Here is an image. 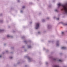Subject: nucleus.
I'll use <instances>...</instances> for the list:
<instances>
[{"label": "nucleus", "instance_id": "1", "mask_svg": "<svg viewBox=\"0 0 67 67\" xmlns=\"http://www.w3.org/2000/svg\"><path fill=\"white\" fill-rule=\"evenodd\" d=\"M58 7H59L60 6H62L63 8V9L62 10H64V13L67 14V6L66 5H62V4L59 3L58 4Z\"/></svg>", "mask_w": 67, "mask_h": 67}, {"label": "nucleus", "instance_id": "2", "mask_svg": "<svg viewBox=\"0 0 67 67\" xmlns=\"http://www.w3.org/2000/svg\"><path fill=\"white\" fill-rule=\"evenodd\" d=\"M39 27H40V26L39 25V23H36L35 27L36 29H38V28H39Z\"/></svg>", "mask_w": 67, "mask_h": 67}, {"label": "nucleus", "instance_id": "3", "mask_svg": "<svg viewBox=\"0 0 67 67\" xmlns=\"http://www.w3.org/2000/svg\"><path fill=\"white\" fill-rule=\"evenodd\" d=\"M56 45L57 46H58L59 45V42H58V41H57V42Z\"/></svg>", "mask_w": 67, "mask_h": 67}, {"label": "nucleus", "instance_id": "4", "mask_svg": "<svg viewBox=\"0 0 67 67\" xmlns=\"http://www.w3.org/2000/svg\"><path fill=\"white\" fill-rule=\"evenodd\" d=\"M61 49H65V48H66V47H62L61 48Z\"/></svg>", "mask_w": 67, "mask_h": 67}, {"label": "nucleus", "instance_id": "5", "mask_svg": "<svg viewBox=\"0 0 67 67\" xmlns=\"http://www.w3.org/2000/svg\"><path fill=\"white\" fill-rule=\"evenodd\" d=\"M53 67H59V66H58V65H55Z\"/></svg>", "mask_w": 67, "mask_h": 67}, {"label": "nucleus", "instance_id": "6", "mask_svg": "<svg viewBox=\"0 0 67 67\" xmlns=\"http://www.w3.org/2000/svg\"><path fill=\"white\" fill-rule=\"evenodd\" d=\"M28 60H29V62H30V60H31V58H28Z\"/></svg>", "mask_w": 67, "mask_h": 67}, {"label": "nucleus", "instance_id": "7", "mask_svg": "<svg viewBox=\"0 0 67 67\" xmlns=\"http://www.w3.org/2000/svg\"><path fill=\"white\" fill-rule=\"evenodd\" d=\"M45 21V20L44 19H43L42 20V22H44V21Z\"/></svg>", "mask_w": 67, "mask_h": 67}, {"label": "nucleus", "instance_id": "8", "mask_svg": "<svg viewBox=\"0 0 67 67\" xmlns=\"http://www.w3.org/2000/svg\"><path fill=\"white\" fill-rule=\"evenodd\" d=\"M2 31H3V30H1L0 29V32H2Z\"/></svg>", "mask_w": 67, "mask_h": 67}, {"label": "nucleus", "instance_id": "9", "mask_svg": "<svg viewBox=\"0 0 67 67\" xmlns=\"http://www.w3.org/2000/svg\"><path fill=\"white\" fill-rule=\"evenodd\" d=\"M7 37H10V36L9 35H7Z\"/></svg>", "mask_w": 67, "mask_h": 67}, {"label": "nucleus", "instance_id": "10", "mask_svg": "<svg viewBox=\"0 0 67 67\" xmlns=\"http://www.w3.org/2000/svg\"><path fill=\"white\" fill-rule=\"evenodd\" d=\"M58 62H60L62 61V60H60V59L58 60Z\"/></svg>", "mask_w": 67, "mask_h": 67}, {"label": "nucleus", "instance_id": "11", "mask_svg": "<svg viewBox=\"0 0 67 67\" xmlns=\"http://www.w3.org/2000/svg\"><path fill=\"white\" fill-rule=\"evenodd\" d=\"M64 34V32H62L61 33V34H62V35H63V34Z\"/></svg>", "mask_w": 67, "mask_h": 67}, {"label": "nucleus", "instance_id": "12", "mask_svg": "<svg viewBox=\"0 0 67 67\" xmlns=\"http://www.w3.org/2000/svg\"><path fill=\"white\" fill-rule=\"evenodd\" d=\"M31 46H28V48H31Z\"/></svg>", "mask_w": 67, "mask_h": 67}, {"label": "nucleus", "instance_id": "13", "mask_svg": "<svg viewBox=\"0 0 67 67\" xmlns=\"http://www.w3.org/2000/svg\"><path fill=\"white\" fill-rule=\"evenodd\" d=\"M24 8H25V7L24 6H23V7L22 8H23V9H24Z\"/></svg>", "mask_w": 67, "mask_h": 67}, {"label": "nucleus", "instance_id": "14", "mask_svg": "<svg viewBox=\"0 0 67 67\" xmlns=\"http://www.w3.org/2000/svg\"><path fill=\"white\" fill-rule=\"evenodd\" d=\"M10 58L11 59V58H13V57H10Z\"/></svg>", "mask_w": 67, "mask_h": 67}, {"label": "nucleus", "instance_id": "15", "mask_svg": "<svg viewBox=\"0 0 67 67\" xmlns=\"http://www.w3.org/2000/svg\"><path fill=\"white\" fill-rule=\"evenodd\" d=\"M57 20H59V18H57Z\"/></svg>", "mask_w": 67, "mask_h": 67}, {"label": "nucleus", "instance_id": "16", "mask_svg": "<svg viewBox=\"0 0 67 67\" xmlns=\"http://www.w3.org/2000/svg\"><path fill=\"white\" fill-rule=\"evenodd\" d=\"M48 63L47 62H46V64H47Z\"/></svg>", "mask_w": 67, "mask_h": 67}, {"label": "nucleus", "instance_id": "17", "mask_svg": "<svg viewBox=\"0 0 67 67\" xmlns=\"http://www.w3.org/2000/svg\"><path fill=\"white\" fill-rule=\"evenodd\" d=\"M20 12H21V13H22V12H23L22 11H20Z\"/></svg>", "mask_w": 67, "mask_h": 67}, {"label": "nucleus", "instance_id": "18", "mask_svg": "<svg viewBox=\"0 0 67 67\" xmlns=\"http://www.w3.org/2000/svg\"><path fill=\"white\" fill-rule=\"evenodd\" d=\"M40 32H38V34H40Z\"/></svg>", "mask_w": 67, "mask_h": 67}, {"label": "nucleus", "instance_id": "19", "mask_svg": "<svg viewBox=\"0 0 67 67\" xmlns=\"http://www.w3.org/2000/svg\"><path fill=\"white\" fill-rule=\"evenodd\" d=\"M47 19H49V18H47Z\"/></svg>", "mask_w": 67, "mask_h": 67}, {"label": "nucleus", "instance_id": "20", "mask_svg": "<svg viewBox=\"0 0 67 67\" xmlns=\"http://www.w3.org/2000/svg\"><path fill=\"white\" fill-rule=\"evenodd\" d=\"M1 56L0 55V58H1Z\"/></svg>", "mask_w": 67, "mask_h": 67}, {"label": "nucleus", "instance_id": "21", "mask_svg": "<svg viewBox=\"0 0 67 67\" xmlns=\"http://www.w3.org/2000/svg\"><path fill=\"white\" fill-rule=\"evenodd\" d=\"M18 2H19V1H19V0H18Z\"/></svg>", "mask_w": 67, "mask_h": 67}, {"label": "nucleus", "instance_id": "22", "mask_svg": "<svg viewBox=\"0 0 67 67\" xmlns=\"http://www.w3.org/2000/svg\"><path fill=\"white\" fill-rule=\"evenodd\" d=\"M55 11H57V10H55Z\"/></svg>", "mask_w": 67, "mask_h": 67}, {"label": "nucleus", "instance_id": "23", "mask_svg": "<svg viewBox=\"0 0 67 67\" xmlns=\"http://www.w3.org/2000/svg\"><path fill=\"white\" fill-rule=\"evenodd\" d=\"M54 60H56V59H54Z\"/></svg>", "mask_w": 67, "mask_h": 67}]
</instances>
